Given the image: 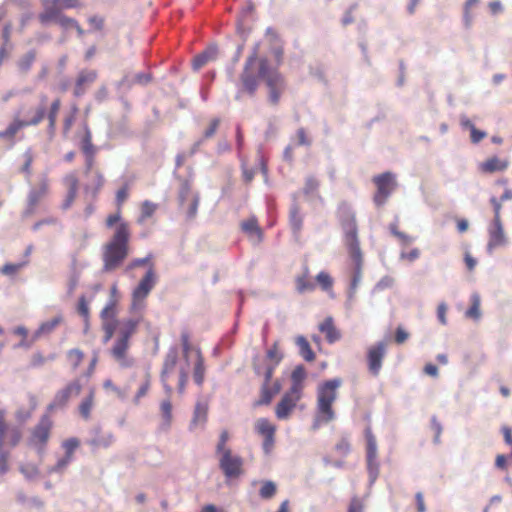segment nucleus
<instances>
[{
	"label": "nucleus",
	"instance_id": "nucleus-9",
	"mask_svg": "<svg viewBox=\"0 0 512 512\" xmlns=\"http://www.w3.org/2000/svg\"><path fill=\"white\" fill-rule=\"evenodd\" d=\"M259 78V60L256 53H253L247 59L241 74L243 90L253 95L258 88Z\"/></svg>",
	"mask_w": 512,
	"mask_h": 512
},
{
	"label": "nucleus",
	"instance_id": "nucleus-57",
	"mask_svg": "<svg viewBox=\"0 0 512 512\" xmlns=\"http://www.w3.org/2000/svg\"><path fill=\"white\" fill-rule=\"evenodd\" d=\"M192 197V191H191V185L188 181H184L181 185L180 192H179V201L181 205H184V203Z\"/></svg>",
	"mask_w": 512,
	"mask_h": 512
},
{
	"label": "nucleus",
	"instance_id": "nucleus-42",
	"mask_svg": "<svg viewBox=\"0 0 512 512\" xmlns=\"http://www.w3.org/2000/svg\"><path fill=\"white\" fill-rule=\"evenodd\" d=\"M37 53L35 50H30L27 53H25L18 61V68L22 72H28L34 61L36 60Z\"/></svg>",
	"mask_w": 512,
	"mask_h": 512
},
{
	"label": "nucleus",
	"instance_id": "nucleus-25",
	"mask_svg": "<svg viewBox=\"0 0 512 512\" xmlns=\"http://www.w3.org/2000/svg\"><path fill=\"white\" fill-rule=\"evenodd\" d=\"M105 184V178L102 172L99 170L94 171L93 177L90 183L84 187V192L91 196L92 199H97L100 191Z\"/></svg>",
	"mask_w": 512,
	"mask_h": 512
},
{
	"label": "nucleus",
	"instance_id": "nucleus-34",
	"mask_svg": "<svg viewBox=\"0 0 512 512\" xmlns=\"http://www.w3.org/2000/svg\"><path fill=\"white\" fill-rule=\"evenodd\" d=\"M196 353H197V360L195 362L194 369H193V379L198 386H202V384L204 383V379H205L204 358L199 349L196 350Z\"/></svg>",
	"mask_w": 512,
	"mask_h": 512
},
{
	"label": "nucleus",
	"instance_id": "nucleus-50",
	"mask_svg": "<svg viewBox=\"0 0 512 512\" xmlns=\"http://www.w3.org/2000/svg\"><path fill=\"white\" fill-rule=\"evenodd\" d=\"M160 410L162 417L164 419V423L166 426H170L172 421V404L169 399H166L161 402L160 404Z\"/></svg>",
	"mask_w": 512,
	"mask_h": 512
},
{
	"label": "nucleus",
	"instance_id": "nucleus-28",
	"mask_svg": "<svg viewBox=\"0 0 512 512\" xmlns=\"http://www.w3.org/2000/svg\"><path fill=\"white\" fill-rule=\"evenodd\" d=\"M62 322L63 317L61 315H58L48 321L41 323L38 329L35 331L32 341H35L44 335L52 333Z\"/></svg>",
	"mask_w": 512,
	"mask_h": 512
},
{
	"label": "nucleus",
	"instance_id": "nucleus-55",
	"mask_svg": "<svg viewBox=\"0 0 512 512\" xmlns=\"http://www.w3.org/2000/svg\"><path fill=\"white\" fill-rule=\"evenodd\" d=\"M334 450H335V452H336L339 456H341V457H346V456L350 453V450H351L350 442L348 441V439H347V438H342V439H340V441L335 445Z\"/></svg>",
	"mask_w": 512,
	"mask_h": 512
},
{
	"label": "nucleus",
	"instance_id": "nucleus-44",
	"mask_svg": "<svg viewBox=\"0 0 512 512\" xmlns=\"http://www.w3.org/2000/svg\"><path fill=\"white\" fill-rule=\"evenodd\" d=\"M66 356H67L68 362L71 364L72 368L77 369L80 366V364L82 363V361L85 357V354L82 350L75 348V349H70L67 352Z\"/></svg>",
	"mask_w": 512,
	"mask_h": 512
},
{
	"label": "nucleus",
	"instance_id": "nucleus-12",
	"mask_svg": "<svg viewBox=\"0 0 512 512\" xmlns=\"http://www.w3.org/2000/svg\"><path fill=\"white\" fill-rule=\"evenodd\" d=\"M364 434L366 439L367 468L371 478L375 480L379 473L377 441L370 427L365 429Z\"/></svg>",
	"mask_w": 512,
	"mask_h": 512
},
{
	"label": "nucleus",
	"instance_id": "nucleus-2",
	"mask_svg": "<svg viewBox=\"0 0 512 512\" xmlns=\"http://www.w3.org/2000/svg\"><path fill=\"white\" fill-rule=\"evenodd\" d=\"M112 237L102 247L103 271L118 269L129 255L130 226L127 222L115 224Z\"/></svg>",
	"mask_w": 512,
	"mask_h": 512
},
{
	"label": "nucleus",
	"instance_id": "nucleus-43",
	"mask_svg": "<svg viewBox=\"0 0 512 512\" xmlns=\"http://www.w3.org/2000/svg\"><path fill=\"white\" fill-rule=\"evenodd\" d=\"M79 112V108L76 104H73L70 108V112L65 116L63 120V133L64 135H67L72 126L74 125V122L76 120L77 114Z\"/></svg>",
	"mask_w": 512,
	"mask_h": 512
},
{
	"label": "nucleus",
	"instance_id": "nucleus-39",
	"mask_svg": "<svg viewBox=\"0 0 512 512\" xmlns=\"http://www.w3.org/2000/svg\"><path fill=\"white\" fill-rule=\"evenodd\" d=\"M117 300L110 299L100 313L101 320L116 321Z\"/></svg>",
	"mask_w": 512,
	"mask_h": 512
},
{
	"label": "nucleus",
	"instance_id": "nucleus-26",
	"mask_svg": "<svg viewBox=\"0 0 512 512\" xmlns=\"http://www.w3.org/2000/svg\"><path fill=\"white\" fill-rule=\"evenodd\" d=\"M95 406V389L91 388L87 395L80 401L78 412L82 419L88 421L91 418L92 410Z\"/></svg>",
	"mask_w": 512,
	"mask_h": 512
},
{
	"label": "nucleus",
	"instance_id": "nucleus-48",
	"mask_svg": "<svg viewBox=\"0 0 512 512\" xmlns=\"http://www.w3.org/2000/svg\"><path fill=\"white\" fill-rule=\"evenodd\" d=\"M277 491V487L272 481H265L260 488L259 495L262 499L272 498Z\"/></svg>",
	"mask_w": 512,
	"mask_h": 512
},
{
	"label": "nucleus",
	"instance_id": "nucleus-60",
	"mask_svg": "<svg viewBox=\"0 0 512 512\" xmlns=\"http://www.w3.org/2000/svg\"><path fill=\"white\" fill-rule=\"evenodd\" d=\"M229 440V433L227 430H223L220 434L218 444L216 446V453L224 452L225 450H230L229 447H227V442Z\"/></svg>",
	"mask_w": 512,
	"mask_h": 512
},
{
	"label": "nucleus",
	"instance_id": "nucleus-64",
	"mask_svg": "<svg viewBox=\"0 0 512 512\" xmlns=\"http://www.w3.org/2000/svg\"><path fill=\"white\" fill-rule=\"evenodd\" d=\"M364 511V505L361 502V500L357 497H354L351 499L348 512H363Z\"/></svg>",
	"mask_w": 512,
	"mask_h": 512
},
{
	"label": "nucleus",
	"instance_id": "nucleus-31",
	"mask_svg": "<svg viewBox=\"0 0 512 512\" xmlns=\"http://www.w3.org/2000/svg\"><path fill=\"white\" fill-rule=\"evenodd\" d=\"M305 378V368L303 366H297L291 374L292 385L289 389L303 394Z\"/></svg>",
	"mask_w": 512,
	"mask_h": 512
},
{
	"label": "nucleus",
	"instance_id": "nucleus-3",
	"mask_svg": "<svg viewBox=\"0 0 512 512\" xmlns=\"http://www.w3.org/2000/svg\"><path fill=\"white\" fill-rule=\"evenodd\" d=\"M341 227L344 232V244L348 250V253L351 259L355 263V269L353 272L350 291L355 293L361 279H362V251L360 248V243L358 239V227L357 221L354 213H347L341 219Z\"/></svg>",
	"mask_w": 512,
	"mask_h": 512
},
{
	"label": "nucleus",
	"instance_id": "nucleus-56",
	"mask_svg": "<svg viewBox=\"0 0 512 512\" xmlns=\"http://www.w3.org/2000/svg\"><path fill=\"white\" fill-rule=\"evenodd\" d=\"M72 458L64 455L62 458L58 459L56 464L49 469L50 473H62L67 466L72 462Z\"/></svg>",
	"mask_w": 512,
	"mask_h": 512
},
{
	"label": "nucleus",
	"instance_id": "nucleus-4",
	"mask_svg": "<svg viewBox=\"0 0 512 512\" xmlns=\"http://www.w3.org/2000/svg\"><path fill=\"white\" fill-rule=\"evenodd\" d=\"M342 385L340 378L321 383L317 388V403L314 426L326 424L335 418L333 404L337 399V390Z\"/></svg>",
	"mask_w": 512,
	"mask_h": 512
},
{
	"label": "nucleus",
	"instance_id": "nucleus-19",
	"mask_svg": "<svg viewBox=\"0 0 512 512\" xmlns=\"http://www.w3.org/2000/svg\"><path fill=\"white\" fill-rule=\"evenodd\" d=\"M128 196H129V188L127 185L121 187L116 192L115 202H116V206H117V211L115 213L109 214L106 217L105 225L107 228H112L115 224L124 222L122 220L121 210H122V206H123L124 202L127 200Z\"/></svg>",
	"mask_w": 512,
	"mask_h": 512
},
{
	"label": "nucleus",
	"instance_id": "nucleus-41",
	"mask_svg": "<svg viewBox=\"0 0 512 512\" xmlns=\"http://www.w3.org/2000/svg\"><path fill=\"white\" fill-rule=\"evenodd\" d=\"M119 325H120V323L118 325H116V321L102 320V329L104 331V337H103L104 343H107L109 340L112 339L114 334H117ZM116 337H117V335H115L114 341L116 340Z\"/></svg>",
	"mask_w": 512,
	"mask_h": 512
},
{
	"label": "nucleus",
	"instance_id": "nucleus-29",
	"mask_svg": "<svg viewBox=\"0 0 512 512\" xmlns=\"http://www.w3.org/2000/svg\"><path fill=\"white\" fill-rule=\"evenodd\" d=\"M280 385L275 383L272 387L267 383H263L260 392V398L255 401L254 406L268 405L271 403L273 397L279 392Z\"/></svg>",
	"mask_w": 512,
	"mask_h": 512
},
{
	"label": "nucleus",
	"instance_id": "nucleus-51",
	"mask_svg": "<svg viewBox=\"0 0 512 512\" xmlns=\"http://www.w3.org/2000/svg\"><path fill=\"white\" fill-rule=\"evenodd\" d=\"M77 312L85 321L89 320L90 308L89 303L84 295L80 296L78 299Z\"/></svg>",
	"mask_w": 512,
	"mask_h": 512
},
{
	"label": "nucleus",
	"instance_id": "nucleus-11",
	"mask_svg": "<svg viewBox=\"0 0 512 512\" xmlns=\"http://www.w3.org/2000/svg\"><path fill=\"white\" fill-rule=\"evenodd\" d=\"M52 421L49 416L41 417L37 425L32 429L29 443L40 452L44 451L50 438Z\"/></svg>",
	"mask_w": 512,
	"mask_h": 512
},
{
	"label": "nucleus",
	"instance_id": "nucleus-22",
	"mask_svg": "<svg viewBox=\"0 0 512 512\" xmlns=\"http://www.w3.org/2000/svg\"><path fill=\"white\" fill-rule=\"evenodd\" d=\"M241 229L255 243H260L263 240V231L255 216L242 221Z\"/></svg>",
	"mask_w": 512,
	"mask_h": 512
},
{
	"label": "nucleus",
	"instance_id": "nucleus-35",
	"mask_svg": "<svg viewBox=\"0 0 512 512\" xmlns=\"http://www.w3.org/2000/svg\"><path fill=\"white\" fill-rule=\"evenodd\" d=\"M295 343L299 348L300 355L305 361L312 362L315 360V353L304 336H298Z\"/></svg>",
	"mask_w": 512,
	"mask_h": 512
},
{
	"label": "nucleus",
	"instance_id": "nucleus-7",
	"mask_svg": "<svg viewBox=\"0 0 512 512\" xmlns=\"http://www.w3.org/2000/svg\"><path fill=\"white\" fill-rule=\"evenodd\" d=\"M372 181L376 186L373 201L376 206L381 207L387 202L388 198L397 187L395 175L391 172H384L375 175Z\"/></svg>",
	"mask_w": 512,
	"mask_h": 512
},
{
	"label": "nucleus",
	"instance_id": "nucleus-38",
	"mask_svg": "<svg viewBox=\"0 0 512 512\" xmlns=\"http://www.w3.org/2000/svg\"><path fill=\"white\" fill-rule=\"evenodd\" d=\"M85 133L81 139V150L84 155H96V148L92 143V133L88 127L85 125Z\"/></svg>",
	"mask_w": 512,
	"mask_h": 512
},
{
	"label": "nucleus",
	"instance_id": "nucleus-33",
	"mask_svg": "<svg viewBox=\"0 0 512 512\" xmlns=\"http://www.w3.org/2000/svg\"><path fill=\"white\" fill-rule=\"evenodd\" d=\"M296 289L299 293L307 291H313L315 289L314 282L310 279L309 269L306 267L302 275H299L295 279Z\"/></svg>",
	"mask_w": 512,
	"mask_h": 512
},
{
	"label": "nucleus",
	"instance_id": "nucleus-49",
	"mask_svg": "<svg viewBox=\"0 0 512 512\" xmlns=\"http://www.w3.org/2000/svg\"><path fill=\"white\" fill-rule=\"evenodd\" d=\"M80 446V441L77 438L66 439L62 443V447L65 451V455L73 459L76 449Z\"/></svg>",
	"mask_w": 512,
	"mask_h": 512
},
{
	"label": "nucleus",
	"instance_id": "nucleus-53",
	"mask_svg": "<svg viewBox=\"0 0 512 512\" xmlns=\"http://www.w3.org/2000/svg\"><path fill=\"white\" fill-rule=\"evenodd\" d=\"M152 254L147 255L144 258H135L127 266V270H133L135 268H138L140 266H148V269L150 268V264H154L152 262Z\"/></svg>",
	"mask_w": 512,
	"mask_h": 512
},
{
	"label": "nucleus",
	"instance_id": "nucleus-47",
	"mask_svg": "<svg viewBox=\"0 0 512 512\" xmlns=\"http://www.w3.org/2000/svg\"><path fill=\"white\" fill-rule=\"evenodd\" d=\"M11 33H12V24L6 23L2 30L3 46L0 50V57L5 56L6 49L10 46Z\"/></svg>",
	"mask_w": 512,
	"mask_h": 512
},
{
	"label": "nucleus",
	"instance_id": "nucleus-23",
	"mask_svg": "<svg viewBox=\"0 0 512 512\" xmlns=\"http://www.w3.org/2000/svg\"><path fill=\"white\" fill-rule=\"evenodd\" d=\"M509 167V161L497 156L486 159L479 165V169L483 173H494L504 171Z\"/></svg>",
	"mask_w": 512,
	"mask_h": 512
},
{
	"label": "nucleus",
	"instance_id": "nucleus-18",
	"mask_svg": "<svg viewBox=\"0 0 512 512\" xmlns=\"http://www.w3.org/2000/svg\"><path fill=\"white\" fill-rule=\"evenodd\" d=\"M63 184L67 188V195L62 204L64 210L70 208L78 195L79 179L75 172H70L63 177Z\"/></svg>",
	"mask_w": 512,
	"mask_h": 512
},
{
	"label": "nucleus",
	"instance_id": "nucleus-46",
	"mask_svg": "<svg viewBox=\"0 0 512 512\" xmlns=\"http://www.w3.org/2000/svg\"><path fill=\"white\" fill-rule=\"evenodd\" d=\"M157 209V204L151 202V201H144L141 204V214L139 217V222H143L147 220L148 218L152 217V215L155 213Z\"/></svg>",
	"mask_w": 512,
	"mask_h": 512
},
{
	"label": "nucleus",
	"instance_id": "nucleus-45",
	"mask_svg": "<svg viewBox=\"0 0 512 512\" xmlns=\"http://www.w3.org/2000/svg\"><path fill=\"white\" fill-rule=\"evenodd\" d=\"M303 219L299 208L294 206L290 212V225L294 233H299L302 229Z\"/></svg>",
	"mask_w": 512,
	"mask_h": 512
},
{
	"label": "nucleus",
	"instance_id": "nucleus-59",
	"mask_svg": "<svg viewBox=\"0 0 512 512\" xmlns=\"http://www.w3.org/2000/svg\"><path fill=\"white\" fill-rule=\"evenodd\" d=\"M319 187V181L314 176L307 177L305 186L303 188L304 194H311L316 191Z\"/></svg>",
	"mask_w": 512,
	"mask_h": 512
},
{
	"label": "nucleus",
	"instance_id": "nucleus-36",
	"mask_svg": "<svg viewBox=\"0 0 512 512\" xmlns=\"http://www.w3.org/2000/svg\"><path fill=\"white\" fill-rule=\"evenodd\" d=\"M60 108H61V99L60 98L54 99L48 109V112H47L48 128L50 131H54L56 128L57 116H58Z\"/></svg>",
	"mask_w": 512,
	"mask_h": 512
},
{
	"label": "nucleus",
	"instance_id": "nucleus-16",
	"mask_svg": "<svg viewBox=\"0 0 512 512\" xmlns=\"http://www.w3.org/2000/svg\"><path fill=\"white\" fill-rule=\"evenodd\" d=\"M178 363V351L175 348L170 349L165 355L163 367L161 371V381L165 389L166 394L170 397L172 394V386L169 384V380L174 373L176 365Z\"/></svg>",
	"mask_w": 512,
	"mask_h": 512
},
{
	"label": "nucleus",
	"instance_id": "nucleus-62",
	"mask_svg": "<svg viewBox=\"0 0 512 512\" xmlns=\"http://www.w3.org/2000/svg\"><path fill=\"white\" fill-rule=\"evenodd\" d=\"M88 22L94 30L101 31L104 28L105 19L102 16L93 15L88 18Z\"/></svg>",
	"mask_w": 512,
	"mask_h": 512
},
{
	"label": "nucleus",
	"instance_id": "nucleus-37",
	"mask_svg": "<svg viewBox=\"0 0 512 512\" xmlns=\"http://www.w3.org/2000/svg\"><path fill=\"white\" fill-rule=\"evenodd\" d=\"M471 306L470 308L465 312V316L469 319L473 320H479L481 317V298L479 294L473 293L471 295Z\"/></svg>",
	"mask_w": 512,
	"mask_h": 512
},
{
	"label": "nucleus",
	"instance_id": "nucleus-40",
	"mask_svg": "<svg viewBox=\"0 0 512 512\" xmlns=\"http://www.w3.org/2000/svg\"><path fill=\"white\" fill-rule=\"evenodd\" d=\"M29 264V260H23L18 263H6L1 268V273L5 276H15Z\"/></svg>",
	"mask_w": 512,
	"mask_h": 512
},
{
	"label": "nucleus",
	"instance_id": "nucleus-52",
	"mask_svg": "<svg viewBox=\"0 0 512 512\" xmlns=\"http://www.w3.org/2000/svg\"><path fill=\"white\" fill-rule=\"evenodd\" d=\"M316 281L324 291L330 290L333 286L332 277L325 271H321L320 273H318V275L316 276Z\"/></svg>",
	"mask_w": 512,
	"mask_h": 512
},
{
	"label": "nucleus",
	"instance_id": "nucleus-21",
	"mask_svg": "<svg viewBox=\"0 0 512 512\" xmlns=\"http://www.w3.org/2000/svg\"><path fill=\"white\" fill-rule=\"evenodd\" d=\"M44 10L38 16L39 21L46 25L52 21L56 22L61 14V9L55 0H44L43 1Z\"/></svg>",
	"mask_w": 512,
	"mask_h": 512
},
{
	"label": "nucleus",
	"instance_id": "nucleus-17",
	"mask_svg": "<svg viewBox=\"0 0 512 512\" xmlns=\"http://www.w3.org/2000/svg\"><path fill=\"white\" fill-rule=\"evenodd\" d=\"M386 354V344L379 342L368 348L367 364L369 372L373 376H378L382 367V361Z\"/></svg>",
	"mask_w": 512,
	"mask_h": 512
},
{
	"label": "nucleus",
	"instance_id": "nucleus-54",
	"mask_svg": "<svg viewBox=\"0 0 512 512\" xmlns=\"http://www.w3.org/2000/svg\"><path fill=\"white\" fill-rule=\"evenodd\" d=\"M390 231L395 237L398 238V240L401 242V244H403L405 246L411 244L414 240L413 237L399 231L396 224L390 225Z\"/></svg>",
	"mask_w": 512,
	"mask_h": 512
},
{
	"label": "nucleus",
	"instance_id": "nucleus-10",
	"mask_svg": "<svg viewBox=\"0 0 512 512\" xmlns=\"http://www.w3.org/2000/svg\"><path fill=\"white\" fill-rule=\"evenodd\" d=\"M219 454V467L227 478H237L243 473V458L234 454L232 450H225Z\"/></svg>",
	"mask_w": 512,
	"mask_h": 512
},
{
	"label": "nucleus",
	"instance_id": "nucleus-63",
	"mask_svg": "<svg viewBox=\"0 0 512 512\" xmlns=\"http://www.w3.org/2000/svg\"><path fill=\"white\" fill-rule=\"evenodd\" d=\"M56 23H58L63 29H70V28H73L74 26H77V20H75L74 18L65 16L63 14L59 17V19L56 21Z\"/></svg>",
	"mask_w": 512,
	"mask_h": 512
},
{
	"label": "nucleus",
	"instance_id": "nucleus-58",
	"mask_svg": "<svg viewBox=\"0 0 512 512\" xmlns=\"http://www.w3.org/2000/svg\"><path fill=\"white\" fill-rule=\"evenodd\" d=\"M151 386V381L149 375L146 376V379L144 382L140 385L136 395H135V402L138 403L139 400L146 396Z\"/></svg>",
	"mask_w": 512,
	"mask_h": 512
},
{
	"label": "nucleus",
	"instance_id": "nucleus-30",
	"mask_svg": "<svg viewBox=\"0 0 512 512\" xmlns=\"http://www.w3.org/2000/svg\"><path fill=\"white\" fill-rule=\"evenodd\" d=\"M217 57V48L210 47L203 51L202 53L195 56L193 59V68L194 70H199L203 66H205L209 61L216 59Z\"/></svg>",
	"mask_w": 512,
	"mask_h": 512
},
{
	"label": "nucleus",
	"instance_id": "nucleus-20",
	"mask_svg": "<svg viewBox=\"0 0 512 512\" xmlns=\"http://www.w3.org/2000/svg\"><path fill=\"white\" fill-rule=\"evenodd\" d=\"M506 244V237L502 221L493 220L491 227L489 228V241L488 249L492 250L496 247L503 246Z\"/></svg>",
	"mask_w": 512,
	"mask_h": 512
},
{
	"label": "nucleus",
	"instance_id": "nucleus-14",
	"mask_svg": "<svg viewBox=\"0 0 512 512\" xmlns=\"http://www.w3.org/2000/svg\"><path fill=\"white\" fill-rule=\"evenodd\" d=\"M255 431L263 437V450L266 454H269L275 444L276 426L267 418H259L255 422Z\"/></svg>",
	"mask_w": 512,
	"mask_h": 512
},
{
	"label": "nucleus",
	"instance_id": "nucleus-6",
	"mask_svg": "<svg viewBox=\"0 0 512 512\" xmlns=\"http://www.w3.org/2000/svg\"><path fill=\"white\" fill-rule=\"evenodd\" d=\"M259 77L265 80L269 88L270 102L277 105L285 89L284 78L277 70L270 68L266 58L259 59Z\"/></svg>",
	"mask_w": 512,
	"mask_h": 512
},
{
	"label": "nucleus",
	"instance_id": "nucleus-24",
	"mask_svg": "<svg viewBox=\"0 0 512 512\" xmlns=\"http://www.w3.org/2000/svg\"><path fill=\"white\" fill-rule=\"evenodd\" d=\"M319 330L320 332L325 334L326 340L329 343H335L336 341L340 340L341 333L340 331L335 327L334 320L332 317H326L323 322L319 324Z\"/></svg>",
	"mask_w": 512,
	"mask_h": 512
},
{
	"label": "nucleus",
	"instance_id": "nucleus-27",
	"mask_svg": "<svg viewBox=\"0 0 512 512\" xmlns=\"http://www.w3.org/2000/svg\"><path fill=\"white\" fill-rule=\"evenodd\" d=\"M97 78L95 70H82L78 74L74 94L79 96L84 92L85 86L92 84Z\"/></svg>",
	"mask_w": 512,
	"mask_h": 512
},
{
	"label": "nucleus",
	"instance_id": "nucleus-61",
	"mask_svg": "<svg viewBox=\"0 0 512 512\" xmlns=\"http://www.w3.org/2000/svg\"><path fill=\"white\" fill-rule=\"evenodd\" d=\"M24 158H25V161L21 167V172L25 173L29 177L31 175V166H32L34 158L30 151H26L24 153Z\"/></svg>",
	"mask_w": 512,
	"mask_h": 512
},
{
	"label": "nucleus",
	"instance_id": "nucleus-13",
	"mask_svg": "<svg viewBox=\"0 0 512 512\" xmlns=\"http://www.w3.org/2000/svg\"><path fill=\"white\" fill-rule=\"evenodd\" d=\"M302 398V394L293 390L284 393L279 403L276 405L275 414L279 420L288 419L297 403Z\"/></svg>",
	"mask_w": 512,
	"mask_h": 512
},
{
	"label": "nucleus",
	"instance_id": "nucleus-8",
	"mask_svg": "<svg viewBox=\"0 0 512 512\" xmlns=\"http://www.w3.org/2000/svg\"><path fill=\"white\" fill-rule=\"evenodd\" d=\"M50 184L47 177L41 178L34 186H32L27 194L26 207L22 216L28 218L32 216L40 203L48 196Z\"/></svg>",
	"mask_w": 512,
	"mask_h": 512
},
{
	"label": "nucleus",
	"instance_id": "nucleus-5",
	"mask_svg": "<svg viewBox=\"0 0 512 512\" xmlns=\"http://www.w3.org/2000/svg\"><path fill=\"white\" fill-rule=\"evenodd\" d=\"M40 100V105L32 111L31 117L26 119H20L18 116L15 117L5 130L0 131V139H6L13 143L16 134L21 129L40 124L46 116L47 96L41 95Z\"/></svg>",
	"mask_w": 512,
	"mask_h": 512
},
{
	"label": "nucleus",
	"instance_id": "nucleus-32",
	"mask_svg": "<svg viewBox=\"0 0 512 512\" xmlns=\"http://www.w3.org/2000/svg\"><path fill=\"white\" fill-rule=\"evenodd\" d=\"M208 417V404L206 402H197L194 408L191 425H204Z\"/></svg>",
	"mask_w": 512,
	"mask_h": 512
},
{
	"label": "nucleus",
	"instance_id": "nucleus-15",
	"mask_svg": "<svg viewBox=\"0 0 512 512\" xmlns=\"http://www.w3.org/2000/svg\"><path fill=\"white\" fill-rule=\"evenodd\" d=\"M81 390L82 385L80 380L75 379L69 382L62 389L56 392L53 403L50 405V407H65L71 398L76 397L81 393Z\"/></svg>",
	"mask_w": 512,
	"mask_h": 512
},
{
	"label": "nucleus",
	"instance_id": "nucleus-1",
	"mask_svg": "<svg viewBox=\"0 0 512 512\" xmlns=\"http://www.w3.org/2000/svg\"><path fill=\"white\" fill-rule=\"evenodd\" d=\"M157 275L154 264H150L145 275L132 292L130 311L137 317L123 319L119 325L117 337L109 350L110 356L122 369L132 368L136 361L130 354L131 338L136 334L139 324L143 320V312L146 308V298L155 287Z\"/></svg>",
	"mask_w": 512,
	"mask_h": 512
}]
</instances>
